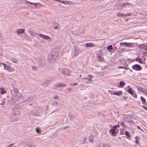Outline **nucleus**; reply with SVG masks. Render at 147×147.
Masks as SVG:
<instances>
[{
    "label": "nucleus",
    "mask_w": 147,
    "mask_h": 147,
    "mask_svg": "<svg viewBox=\"0 0 147 147\" xmlns=\"http://www.w3.org/2000/svg\"><path fill=\"white\" fill-rule=\"evenodd\" d=\"M127 92L130 94L131 95L133 94V92L132 90V89L131 88H129Z\"/></svg>",
    "instance_id": "23"
},
{
    "label": "nucleus",
    "mask_w": 147,
    "mask_h": 147,
    "mask_svg": "<svg viewBox=\"0 0 147 147\" xmlns=\"http://www.w3.org/2000/svg\"><path fill=\"white\" fill-rule=\"evenodd\" d=\"M136 61L139 63L142 64L143 62L140 58H136Z\"/></svg>",
    "instance_id": "19"
},
{
    "label": "nucleus",
    "mask_w": 147,
    "mask_h": 147,
    "mask_svg": "<svg viewBox=\"0 0 147 147\" xmlns=\"http://www.w3.org/2000/svg\"><path fill=\"white\" fill-rule=\"evenodd\" d=\"M78 84V83H70V86H76Z\"/></svg>",
    "instance_id": "29"
},
{
    "label": "nucleus",
    "mask_w": 147,
    "mask_h": 147,
    "mask_svg": "<svg viewBox=\"0 0 147 147\" xmlns=\"http://www.w3.org/2000/svg\"><path fill=\"white\" fill-rule=\"evenodd\" d=\"M55 86L57 87L60 88L65 86H66V85L64 83H58L56 84Z\"/></svg>",
    "instance_id": "11"
},
{
    "label": "nucleus",
    "mask_w": 147,
    "mask_h": 147,
    "mask_svg": "<svg viewBox=\"0 0 147 147\" xmlns=\"http://www.w3.org/2000/svg\"><path fill=\"white\" fill-rule=\"evenodd\" d=\"M13 91L16 94H18L19 93V91L16 87H14L13 88Z\"/></svg>",
    "instance_id": "20"
},
{
    "label": "nucleus",
    "mask_w": 147,
    "mask_h": 147,
    "mask_svg": "<svg viewBox=\"0 0 147 147\" xmlns=\"http://www.w3.org/2000/svg\"><path fill=\"white\" fill-rule=\"evenodd\" d=\"M12 61L13 62L15 63H16L18 62V61L16 59H13L12 60Z\"/></svg>",
    "instance_id": "36"
},
{
    "label": "nucleus",
    "mask_w": 147,
    "mask_h": 147,
    "mask_svg": "<svg viewBox=\"0 0 147 147\" xmlns=\"http://www.w3.org/2000/svg\"><path fill=\"white\" fill-rule=\"evenodd\" d=\"M123 68V69H128V68H126V67H123V68Z\"/></svg>",
    "instance_id": "45"
},
{
    "label": "nucleus",
    "mask_w": 147,
    "mask_h": 147,
    "mask_svg": "<svg viewBox=\"0 0 147 147\" xmlns=\"http://www.w3.org/2000/svg\"><path fill=\"white\" fill-rule=\"evenodd\" d=\"M140 48L144 50H147V44H143L139 46Z\"/></svg>",
    "instance_id": "7"
},
{
    "label": "nucleus",
    "mask_w": 147,
    "mask_h": 147,
    "mask_svg": "<svg viewBox=\"0 0 147 147\" xmlns=\"http://www.w3.org/2000/svg\"><path fill=\"white\" fill-rule=\"evenodd\" d=\"M53 55H49L47 59L49 63L52 62V61H54V59H53Z\"/></svg>",
    "instance_id": "8"
},
{
    "label": "nucleus",
    "mask_w": 147,
    "mask_h": 147,
    "mask_svg": "<svg viewBox=\"0 0 147 147\" xmlns=\"http://www.w3.org/2000/svg\"><path fill=\"white\" fill-rule=\"evenodd\" d=\"M119 125L118 124L115 125L113 126L112 128L110 129L109 131L110 133L113 136H115L116 134V133L115 132V130L117 128H119Z\"/></svg>",
    "instance_id": "3"
},
{
    "label": "nucleus",
    "mask_w": 147,
    "mask_h": 147,
    "mask_svg": "<svg viewBox=\"0 0 147 147\" xmlns=\"http://www.w3.org/2000/svg\"><path fill=\"white\" fill-rule=\"evenodd\" d=\"M126 43V42H121L120 43V45L121 46H126L125 45V43Z\"/></svg>",
    "instance_id": "30"
},
{
    "label": "nucleus",
    "mask_w": 147,
    "mask_h": 147,
    "mask_svg": "<svg viewBox=\"0 0 147 147\" xmlns=\"http://www.w3.org/2000/svg\"><path fill=\"white\" fill-rule=\"evenodd\" d=\"M140 99L141 101L142 102L143 104H144V102H146L145 99L144 97L142 96H141Z\"/></svg>",
    "instance_id": "22"
},
{
    "label": "nucleus",
    "mask_w": 147,
    "mask_h": 147,
    "mask_svg": "<svg viewBox=\"0 0 147 147\" xmlns=\"http://www.w3.org/2000/svg\"><path fill=\"white\" fill-rule=\"evenodd\" d=\"M29 32L30 34L33 36H34L36 35L38 33L34 31L33 30H30L29 31Z\"/></svg>",
    "instance_id": "15"
},
{
    "label": "nucleus",
    "mask_w": 147,
    "mask_h": 147,
    "mask_svg": "<svg viewBox=\"0 0 147 147\" xmlns=\"http://www.w3.org/2000/svg\"><path fill=\"white\" fill-rule=\"evenodd\" d=\"M103 147H110V146L108 144H105L103 145Z\"/></svg>",
    "instance_id": "33"
},
{
    "label": "nucleus",
    "mask_w": 147,
    "mask_h": 147,
    "mask_svg": "<svg viewBox=\"0 0 147 147\" xmlns=\"http://www.w3.org/2000/svg\"><path fill=\"white\" fill-rule=\"evenodd\" d=\"M43 85L45 86H47V85H45L44 84Z\"/></svg>",
    "instance_id": "48"
},
{
    "label": "nucleus",
    "mask_w": 147,
    "mask_h": 147,
    "mask_svg": "<svg viewBox=\"0 0 147 147\" xmlns=\"http://www.w3.org/2000/svg\"><path fill=\"white\" fill-rule=\"evenodd\" d=\"M132 68L134 69L137 71H139L142 70V67L139 65L136 64L132 66Z\"/></svg>",
    "instance_id": "5"
},
{
    "label": "nucleus",
    "mask_w": 147,
    "mask_h": 147,
    "mask_svg": "<svg viewBox=\"0 0 147 147\" xmlns=\"http://www.w3.org/2000/svg\"><path fill=\"white\" fill-rule=\"evenodd\" d=\"M97 57L100 61H103L104 58L102 57V55L101 54H98L97 55Z\"/></svg>",
    "instance_id": "10"
},
{
    "label": "nucleus",
    "mask_w": 147,
    "mask_h": 147,
    "mask_svg": "<svg viewBox=\"0 0 147 147\" xmlns=\"http://www.w3.org/2000/svg\"><path fill=\"white\" fill-rule=\"evenodd\" d=\"M123 68V66H120V67H118V68Z\"/></svg>",
    "instance_id": "43"
},
{
    "label": "nucleus",
    "mask_w": 147,
    "mask_h": 147,
    "mask_svg": "<svg viewBox=\"0 0 147 147\" xmlns=\"http://www.w3.org/2000/svg\"><path fill=\"white\" fill-rule=\"evenodd\" d=\"M119 85L120 87H122L125 85V83L124 82L122 81H120L119 83Z\"/></svg>",
    "instance_id": "21"
},
{
    "label": "nucleus",
    "mask_w": 147,
    "mask_h": 147,
    "mask_svg": "<svg viewBox=\"0 0 147 147\" xmlns=\"http://www.w3.org/2000/svg\"><path fill=\"white\" fill-rule=\"evenodd\" d=\"M25 31V29H24L19 28L16 31L17 34H20L24 33Z\"/></svg>",
    "instance_id": "9"
},
{
    "label": "nucleus",
    "mask_w": 147,
    "mask_h": 147,
    "mask_svg": "<svg viewBox=\"0 0 147 147\" xmlns=\"http://www.w3.org/2000/svg\"><path fill=\"white\" fill-rule=\"evenodd\" d=\"M22 94L20 93L19 96H17L18 98H19L20 99H21V98L22 97Z\"/></svg>",
    "instance_id": "26"
},
{
    "label": "nucleus",
    "mask_w": 147,
    "mask_h": 147,
    "mask_svg": "<svg viewBox=\"0 0 147 147\" xmlns=\"http://www.w3.org/2000/svg\"><path fill=\"white\" fill-rule=\"evenodd\" d=\"M94 45V44L91 42L87 43L85 45V46L87 47H93Z\"/></svg>",
    "instance_id": "14"
},
{
    "label": "nucleus",
    "mask_w": 147,
    "mask_h": 147,
    "mask_svg": "<svg viewBox=\"0 0 147 147\" xmlns=\"http://www.w3.org/2000/svg\"><path fill=\"white\" fill-rule=\"evenodd\" d=\"M111 94L112 95H115L117 96H120L122 94V92L121 91H117L116 92V91L114 92H112V93H111Z\"/></svg>",
    "instance_id": "12"
},
{
    "label": "nucleus",
    "mask_w": 147,
    "mask_h": 147,
    "mask_svg": "<svg viewBox=\"0 0 147 147\" xmlns=\"http://www.w3.org/2000/svg\"><path fill=\"white\" fill-rule=\"evenodd\" d=\"M107 49L109 52H111L110 50L113 49V47L112 45H110L107 47Z\"/></svg>",
    "instance_id": "18"
},
{
    "label": "nucleus",
    "mask_w": 147,
    "mask_h": 147,
    "mask_svg": "<svg viewBox=\"0 0 147 147\" xmlns=\"http://www.w3.org/2000/svg\"><path fill=\"white\" fill-rule=\"evenodd\" d=\"M58 97L57 95H55L54 96L53 98H54L57 99L58 98Z\"/></svg>",
    "instance_id": "38"
},
{
    "label": "nucleus",
    "mask_w": 147,
    "mask_h": 147,
    "mask_svg": "<svg viewBox=\"0 0 147 147\" xmlns=\"http://www.w3.org/2000/svg\"><path fill=\"white\" fill-rule=\"evenodd\" d=\"M125 134L127 137H129L130 136V135L129 132L127 131H125Z\"/></svg>",
    "instance_id": "25"
},
{
    "label": "nucleus",
    "mask_w": 147,
    "mask_h": 147,
    "mask_svg": "<svg viewBox=\"0 0 147 147\" xmlns=\"http://www.w3.org/2000/svg\"><path fill=\"white\" fill-rule=\"evenodd\" d=\"M36 132L38 133H39L40 132V129L38 128H37L36 129Z\"/></svg>",
    "instance_id": "31"
},
{
    "label": "nucleus",
    "mask_w": 147,
    "mask_h": 147,
    "mask_svg": "<svg viewBox=\"0 0 147 147\" xmlns=\"http://www.w3.org/2000/svg\"><path fill=\"white\" fill-rule=\"evenodd\" d=\"M19 113V111H18V109L16 108H14L13 109L12 111V115L14 116L13 119L12 120V121H16L17 120L18 118L16 117V116L17 115H18Z\"/></svg>",
    "instance_id": "2"
},
{
    "label": "nucleus",
    "mask_w": 147,
    "mask_h": 147,
    "mask_svg": "<svg viewBox=\"0 0 147 147\" xmlns=\"http://www.w3.org/2000/svg\"><path fill=\"white\" fill-rule=\"evenodd\" d=\"M146 15H147V13H146Z\"/></svg>",
    "instance_id": "52"
},
{
    "label": "nucleus",
    "mask_w": 147,
    "mask_h": 147,
    "mask_svg": "<svg viewBox=\"0 0 147 147\" xmlns=\"http://www.w3.org/2000/svg\"><path fill=\"white\" fill-rule=\"evenodd\" d=\"M39 36L40 37L42 38L43 39L46 40H51V37L47 35H44L43 34H40Z\"/></svg>",
    "instance_id": "6"
},
{
    "label": "nucleus",
    "mask_w": 147,
    "mask_h": 147,
    "mask_svg": "<svg viewBox=\"0 0 147 147\" xmlns=\"http://www.w3.org/2000/svg\"><path fill=\"white\" fill-rule=\"evenodd\" d=\"M81 75H80V77H81Z\"/></svg>",
    "instance_id": "50"
},
{
    "label": "nucleus",
    "mask_w": 147,
    "mask_h": 147,
    "mask_svg": "<svg viewBox=\"0 0 147 147\" xmlns=\"http://www.w3.org/2000/svg\"><path fill=\"white\" fill-rule=\"evenodd\" d=\"M57 1H59V2H62V1L61 0H58Z\"/></svg>",
    "instance_id": "47"
},
{
    "label": "nucleus",
    "mask_w": 147,
    "mask_h": 147,
    "mask_svg": "<svg viewBox=\"0 0 147 147\" xmlns=\"http://www.w3.org/2000/svg\"><path fill=\"white\" fill-rule=\"evenodd\" d=\"M0 93L1 94H4L6 92V91L4 90V89L2 87L0 88Z\"/></svg>",
    "instance_id": "17"
},
{
    "label": "nucleus",
    "mask_w": 147,
    "mask_h": 147,
    "mask_svg": "<svg viewBox=\"0 0 147 147\" xmlns=\"http://www.w3.org/2000/svg\"><path fill=\"white\" fill-rule=\"evenodd\" d=\"M143 107L145 110L147 108L144 106H143Z\"/></svg>",
    "instance_id": "42"
},
{
    "label": "nucleus",
    "mask_w": 147,
    "mask_h": 147,
    "mask_svg": "<svg viewBox=\"0 0 147 147\" xmlns=\"http://www.w3.org/2000/svg\"><path fill=\"white\" fill-rule=\"evenodd\" d=\"M140 127L139 126H138V128L139 129Z\"/></svg>",
    "instance_id": "49"
},
{
    "label": "nucleus",
    "mask_w": 147,
    "mask_h": 147,
    "mask_svg": "<svg viewBox=\"0 0 147 147\" xmlns=\"http://www.w3.org/2000/svg\"><path fill=\"white\" fill-rule=\"evenodd\" d=\"M138 138V136H136L135 137V139H136V140H135V142H136L137 144H138V140H137V138Z\"/></svg>",
    "instance_id": "32"
},
{
    "label": "nucleus",
    "mask_w": 147,
    "mask_h": 147,
    "mask_svg": "<svg viewBox=\"0 0 147 147\" xmlns=\"http://www.w3.org/2000/svg\"><path fill=\"white\" fill-rule=\"evenodd\" d=\"M131 15V14H125L124 15V16L125 17H127V16H130Z\"/></svg>",
    "instance_id": "39"
},
{
    "label": "nucleus",
    "mask_w": 147,
    "mask_h": 147,
    "mask_svg": "<svg viewBox=\"0 0 147 147\" xmlns=\"http://www.w3.org/2000/svg\"><path fill=\"white\" fill-rule=\"evenodd\" d=\"M146 122H147V120L146 121Z\"/></svg>",
    "instance_id": "54"
},
{
    "label": "nucleus",
    "mask_w": 147,
    "mask_h": 147,
    "mask_svg": "<svg viewBox=\"0 0 147 147\" xmlns=\"http://www.w3.org/2000/svg\"><path fill=\"white\" fill-rule=\"evenodd\" d=\"M125 45L126 47H133V45L132 43H125Z\"/></svg>",
    "instance_id": "16"
},
{
    "label": "nucleus",
    "mask_w": 147,
    "mask_h": 147,
    "mask_svg": "<svg viewBox=\"0 0 147 147\" xmlns=\"http://www.w3.org/2000/svg\"><path fill=\"white\" fill-rule=\"evenodd\" d=\"M2 64L3 65L4 68L6 70L10 72H12L13 71V69L9 66L7 65L4 63H2Z\"/></svg>",
    "instance_id": "4"
},
{
    "label": "nucleus",
    "mask_w": 147,
    "mask_h": 147,
    "mask_svg": "<svg viewBox=\"0 0 147 147\" xmlns=\"http://www.w3.org/2000/svg\"><path fill=\"white\" fill-rule=\"evenodd\" d=\"M32 68L33 69H34L35 70H36L37 69V67L35 66H32Z\"/></svg>",
    "instance_id": "40"
},
{
    "label": "nucleus",
    "mask_w": 147,
    "mask_h": 147,
    "mask_svg": "<svg viewBox=\"0 0 147 147\" xmlns=\"http://www.w3.org/2000/svg\"><path fill=\"white\" fill-rule=\"evenodd\" d=\"M67 89L69 91H71L72 90V89L71 88H67Z\"/></svg>",
    "instance_id": "41"
},
{
    "label": "nucleus",
    "mask_w": 147,
    "mask_h": 147,
    "mask_svg": "<svg viewBox=\"0 0 147 147\" xmlns=\"http://www.w3.org/2000/svg\"><path fill=\"white\" fill-rule=\"evenodd\" d=\"M109 93L110 94H111V93H112V92H114L111 91H109Z\"/></svg>",
    "instance_id": "46"
},
{
    "label": "nucleus",
    "mask_w": 147,
    "mask_h": 147,
    "mask_svg": "<svg viewBox=\"0 0 147 147\" xmlns=\"http://www.w3.org/2000/svg\"><path fill=\"white\" fill-rule=\"evenodd\" d=\"M135 98H137V95L136 94H133L132 95Z\"/></svg>",
    "instance_id": "35"
},
{
    "label": "nucleus",
    "mask_w": 147,
    "mask_h": 147,
    "mask_svg": "<svg viewBox=\"0 0 147 147\" xmlns=\"http://www.w3.org/2000/svg\"><path fill=\"white\" fill-rule=\"evenodd\" d=\"M13 143H12L10 144L9 145H8L7 147H11L14 145Z\"/></svg>",
    "instance_id": "34"
},
{
    "label": "nucleus",
    "mask_w": 147,
    "mask_h": 147,
    "mask_svg": "<svg viewBox=\"0 0 147 147\" xmlns=\"http://www.w3.org/2000/svg\"><path fill=\"white\" fill-rule=\"evenodd\" d=\"M125 14H123L121 13H118L117 15V16L119 17H120V16H124V15Z\"/></svg>",
    "instance_id": "28"
},
{
    "label": "nucleus",
    "mask_w": 147,
    "mask_h": 147,
    "mask_svg": "<svg viewBox=\"0 0 147 147\" xmlns=\"http://www.w3.org/2000/svg\"><path fill=\"white\" fill-rule=\"evenodd\" d=\"M79 49L76 47H74L72 50L71 56L72 57H75L78 55L80 53Z\"/></svg>",
    "instance_id": "1"
},
{
    "label": "nucleus",
    "mask_w": 147,
    "mask_h": 147,
    "mask_svg": "<svg viewBox=\"0 0 147 147\" xmlns=\"http://www.w3.org/2000/svg\"><path fill=\"white\" fill-rule=\"evenodd\" d=\"M13 147H17L16 146H14Z\"/></svg>",
    "instance_id": "53"
},
{
    "label": "nucleus",
    "mask_w": 147,
    "mask_h": 147,
    "mask_svg": "<svg viewBox=\"0 0 147 147\" xmlns=\"http://www.w3.org/2000/svg\"><path fill=\"white\" fill-rule=\"evenodd\" d=\"M89 140L90 142H92L93 141V139H89Z\"/></svg>",
    "instance_id": "44"
},
{
    "label": "nucleus",
    "mask_w": 147,
    "mask_h": 147,
    "mask_svg": "<svg viewBox=\"0 0 147 147\" xmlns=\"http://www.w3.org/2000/svg\"><path fill=\"white\" fill-rule=\"evenodd\" d=\"M123 5V4H121V5Z\"/></svg>",
    "instance_id": "51"
},
{
    "label": "nucleus",
    "mask_w": 147,
    "mask_h": 147,
    "mask_svg": "<svg viewBox=\"0 0 147 147\" xmlns=\"http://www.w3.org/2000/svg\"><path fill=\"white\" fill-rule=\"evenodd\" d=\"M88 76L89 77V78H82V79L84 80V79H86V80H88V81H86V84L88 83V82H90L91 80V79H92V76L90 75H89Z\"/></svg>",
    "instance_id": "13"
},
{
    "label": "nucleus",
    "mask_w": 147,
    "mask_h": 147,
    "mask_svg": "<svg viewBox=\"0 0 147 147\" xmlns=\"http://www.w3.org/2000/svg\"><path fill=\"white\" fill-rule=\"evenodd\" d=\"M120 125L123 126V127H125V126L123 122H122L121 123Z\"/></svg>",
    "instance_id": "37"
},
{
    "label": "nucleus",
    "mask_w": 147,
    "mask_h": 147,
    "mask_svg": "<svg viewBox=\"0 0 147 147\" xmlns=\"http://www.w3.org/2000/svg\"><path fill=\"white\" fill-rule=\"evenodd\" d=\"M52 104L53 105L56 106L58 104V102L56 101H53L52 103Z\"/></svg>",
    "instance_id": "24"
},
{
    "label": "nucleus",
    "mask_w": 147,
    "mask_h": 147,
    "mask_svg": "<svg viewBox=\"0 0 147 147\" xmlns=\"http://www.w3.org/2000/svg\"><path fill=\"white\" fill-rule=\"evenodd\" d=\"M65 70H66V72H65V74H67V75H68V76L70 75V73L71 72V71H69V73H67L66 72L67 71H68V69H66Z\"/></svg>",
    "instance_id": "27"
}]
</instances>
